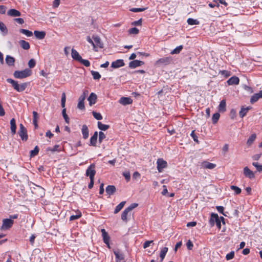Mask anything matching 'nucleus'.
I'll list each match as a JSON object with an SVG mask.
<instances>
[{"mask_svg": "<svg viewBox=\"0 0 262 262\" xmlns=\"http://www.w3.org/2000/svg\"><path fill=\"white\" fill-rule=\"evenodd\" d=\"M92 114H93L94 117L96 119L98 120H100L102 119V116L100 113H97L96 112L93 111Z\"/></svg>", "mask_w": 262, "mask_h": 262, "instance_id": "09e8293b", "label": "nucleus"}, {"mask_svg": "<svg viewBox=\"0 0 262 262\" xmlns=\"http://www.w3.org/2000/svg\"><path fill=\"white\" fill-rule=\"evenodd\" d=\"M79 62L86 67H89L90 66V62L88 60L83 59L82 58L81 59L79 60Z\"/></svg>", "mask_w": 262, "mask_h": 262, "instance_id": "8fccbe9b", "label": "nucleus"}, {"mask_svg": "<svg viewBox=\"0 0 262 262\" xmlns=\"http://www.w3.org/2000/svg\"><path fill=\"white\" fill-rule=\"evenodd\" d=\"M243 174L249 179H252L255 178L254 173L247 166H246L243 169Z\"/></svg>", "mask_w": 262, "mask_h": 262, "instance_id": "f8f14e48", "label": "nucleus"}, {"mask_svg": "<svg viewBox=\"0 0 262 262\" xmlns=\"http://www.w3.org/2000/svg\"><path fill=\"white\" fill-rule=\"evenodd\" d=\"M7 81L8 83H11L12 85L13 88L19 92L24 91L27 86V84L26 83H23L20 84H18L17 81L11 78L7 79Z\"/></svg>", "mask_w": 262, "mask_h": 262, "instance_id": "7ed1b4c3", "label": "nucleus"}, {"mask_svg": "<svg viewBox=\"0 0 262 262\" xmlns=\"http://www.w3.org/2000/svg\"><path fill=\"white\" fill-rule=\"evenodd\" d=\"M231 190L234 191L236 194H238L241 192V189L236 186L232 185L230 186Z\"/></svg>", "mask_w": 262, "mask_h": 262, "instance_id": "c03bdc74", "label": "nucleus"}, {"mask_svg": "<svg viewBox=\"0 0 262 262\" xmlns=\"http://www.w3.org/2000/svg\"><path fill=\"white\" fill-rule=\"evenodd\" d=\"M62 114L63 116V117L66 121V122L68 124L69 123V118L68 117V116L66 114V108H63L62 111Z\"/></svg>", "mask_w": 262, "mask_h": 262, "instance_id": "a18cd8bd", "label": "nucleus"}, {"mask_svg": "<svg viewBox=\"0 0 262 262\" xmlns=\"http://www.w3.org/2000/svg\"><path fill=\"white\" fill-rule=\"evenodd\" d=\"M91 74L95 80H98L101 78V75L98 72L92 71Z\"/></svg>", "mask_w": 262, "mask_h": 262, "instance_id": "a19ab883", "label": "nucleus"}, {"mask_svg": "<svg viewBox=\"0 0 262 262\" xmlns=\"http://www.w3.org/2000/svg\"><path fill=\"white\" fill-rule=\"evenodd\" d=\"M234 256V252L231 251L229 253H228L226 256L227 260H229L232 259Z\"/></svg>", "mask_w": 262, "mask_h": 262, "instance_id": "5fc2aeb1", "label": "nucleus"}, {"mask_svg": "<svg viewBox=\"0 0 262 262\" xmlns=\"http://www.w3.org/2000/svg\"><path fill=\"white\" fill-rule=\"evenodd\" d=\"M125 203H126L125 201H123V202H121V203H120L116 207V208L115 209V210H114V213L116 214V213H118L122 209V208L124 207Z\"/></svg>", "mask_w": 262, "mask_h": 262, "instance_id": "72a5a7b5", "label": "nucleus"}, {"mask_svg": "<svg viewBox=\"0 0 262 262\" xmlns=\"http://www.w3.org/2000/svg\"><path fill=\"white\" fill-rule=\"evenodd\" d=\"M19 32L26 35L28 37H30L33 35V33L31 31L24 29H20L19 30Z\"/></svg>", "mask_w": 262, "mask_h": 262, "instance_id": "e433bc0d", "label": "nucleus"}, {"mask_svg": "<svg viewBox=\"0 0 262 262\" xmlns=\"http://www.w3.org/2000/svg\"><path fill=\"white\" fill-rule=\"evenodd\" d=\"M82 137L84 139L88 138L89 136V131L88 126L86 125H83L81 128Z\"/></svg>", "mask_w": 262, "mask_h": 262, "instance_id": "4be33fe9", "label": "nucleus"}, {"mask_svg": "<svg viewBox=\"0 0 262 262\" xmlns=\"http://www.w3.org/2000/svg\"><path fill=\"white\" fill-rule=\"evenodd\" d=\"M123 176L124 177L126 181H129L130 178V173L128 171H125L123 172Z\"/></svg>", "mask_w": 262, "mask_h": 262, "instance_id": "6e6d98bb", "label": "nucleus"}, {"mask_svg": "<svg viewBox=\"0 0 262 262\" xmlns=\"http://www.w3.org/2000/svg\"><path fill=\"white\" fill-rule=\"evenodd\" d=\"M139 30L135 27L132 28L128 30L130 34H137L139 33Z\"/></svg>", "mask_w": 262, "mask_h": 262, "instance_id": "3c124183", "label": "nucleus"}, {"mask_svg": "<svg viewBox=\"0 0 262 262\" xmlns=\"http://www.w3.org/2000/svg\"><path fill=\"white\" fill-rule=\"evenodd\" d=\"M226 101L225 100H222L219 106V111L220 112H224L226 111Z\"/></svg>", "mask_w": 262, "mask_h": 262, "instance_id": "473e14b6", "label": "nucleus"}, {"mask_svg": "<svg viewBox=\"0 0 262 262\" xmlns=\"http://www.w3.org/2000/svg\"><path fill=\"white\" fill-rule=\"evenodd\" d=\"M229 150V145L227 144H225L222 148V152L225 155Z\"/></svg>", "mask_w": 262, "mask_h": 262, "instance_id": "bf43d9fd", "label": "nucleus"}, {"mask_svg": "<svg viewBox=\"0 0 262 262\" xmlns=\"http://www.w3.org/2000/svg\"><path fill=\"white\" fill-rule=\"evenodd\" d=\"M138 204L137 203H133L122 212L121 214V219L122 221L127 222L128 220L127 217H130L132 215V211L133 209L138 206Z\"/></svg>", "mask_w": 262, "mask_h": 262, "instance_id": "f03ea898", "label": "nucleus"}, {"mask_svg": "<svg viewBox=\"0 0 262 262\" xmlns=\"http://www.w3.org/2000/svg\"><path fill=\"white\" fill-rule=\"evenodd\" d=\"M116 190V187L114 185H108L106 188V192L110 195L113 194Z\"/></svg>", "mask_w": 262, "mask_h": 262, "instance_id": "cd10ccee", "label": "nucleus"}, {"mask_svg": "<svg viewBox=\"0 0 262 262\" xmlns=\"http://www.w3.org/2000/svg\"><path fill=\"white\" fill-rule=\"evenodd\" d=\"M146 9V8H131L129 10L133 12H142L144 11Z\"/></svg>", "mask_w": 262, "mask_h": 262, "instance_id": "864d4df0", "label": "nucleus"}, {"mask_svg": "<svg viewBox=\"0 0 262 262\" xmlns=\"http://www.w3.org/2000/svg\"><path fill=\"white\" fill-rule=\"evenodd\" d=\"M190 136H191V137L192 138V139L195 142L199 143V141L198 139V136L195 134L194 130L192 131V132L190 134Z\"/></svg>", "mask_w": 262, "mask_h": 262, "instance_id": "13d9d810", "label": "nucleus"}, {"mask_svg": "<svg viewBox=\"0 0 262 262\" xmlns=\"http://www.w3.org/2000/svg\"><path fill=\"white\" fill-rule=\"evenodd\" d=\"M98 138V133L95 132L90 139V146H96Z\"/></svg>", "mask_w": 262, "mask_h": 262, "instance_id": "b1692460", "label": "nucleus"}, {"mask_svg": "<svg viewBox=\"0 0 262 262\" xmlns=\"http://www.w3.org/2000/svg\"><path fill=\"white\" fill-rule=\"evenodd\" d=\"M95 174V165L94 164H92L86 170L85 176L89 177L90 179H94Z\"/></svg>", "mask_w": 262, "mask_h": 262, "instance_id": "423d86ee", "label": "nucleus"}, {"mask_svg": "<svg viewBox=\"0 0 262 262\" xmlns=\"http://www.w3.org/2000/svg\"><path fill=\"white\" fill-rule=\"evenodd\" d=\"M34 34L36 38L38 39H42L45 37L46 33L45 31H35L34 32Z\"/></svg>", "mask_w": 262, "mask_h": 262, "instance_id": "bb28decb", "label": "nucleus"}, {"mask_svg": "<svg viewBox=\"0 0 262 262\" xmlns=\"http://www.w3.org/2000/svg\"><path fill=\"white\" fill-rule=\"evenodd\" d=\"M187 23L189 25H199L200 22L197 19L189 18L187 20Z\"/></svg>", "mask_w": 262, "mask_h": 262, "instance_id": "58836bf2", "label": "nucleus"}, {"mask_svg": "<svg viewBox=\"0 0 262 262\" xmlns=\"http://www.w3.org/2000/svg\"><path fill=\"white\" fill-rule=\"evenodd\" d=\"M89 94V91L88 90L84 91L83 93L80 95L78 99V103L77 104V107L81 110H84L85 106L84 104V100L85 99L86 97L88 96Z\"/></svg>", "mask_w": 262, "mask_h": 262, "instance_id": "39448f33", "label": "nucleus"}, {"mask_svg": "<svg viewBox=\"0 0 262 262\" xmlns=\"http://www.w3.org/2000/svg\"><path fill=\"white\" fill-rule=\"evenodd\" d=\"M14 20L19 24H23L24 23V20L21 18H14Z\"/></svg>", "mask_w": 262, "mask_h": 262, "instance_id": "338daca9", "label": "nucleus"}, {"mask_svg": "<svg viewBox=\"0 0 262 262\" xmlns=\"http://www.w3.org/2000/svg\"><path fill=\"white\" fill-rule=\"evenodd\" d=\"M239 82V78L237 77L234 76L231 77L228 80L227 83L229 85H237L238 84Z\"/></svg>", "mask_w": 262, "mask_h": 262, "instance_id": "dca6fc26", "label": "nucleus"}, {"mask_svg": "<svg viewBox=\"0 0 262 262\" xmlns=\"http://www.w3.org/2000/svg\"><path fill=\"white\" fill-rule=\"evenodd\" d=\"M19 44L20 47L24 50H28L30 49V46L29 42L24 40H19Z\"/></svg>", "mask_w": 262, "mask_h": 262, "instance_id": "c85d7f7f", "label": "nucleus"}, {"mask_svg": "<svg viewBox=\"0 0 262 262\" xmlns=\"http://www.w3.org/2000/svg\"><path fill=\"white\" fill-rule=\"evenodd\" d=\"M124 66V62L123 59H117L111 64V67L114 69L119 68Z\"/></svg>", "mask_w": 262, "mask_h": 262, "instance_id": "2eb2a0df", "label": "nucleus"}, {"mask_svg": "<svg viewBox=\"0 0 262 262\" xmlns=\"http://www.w3.org/2000/svg\"><path fill=\"white\" fill-rule=\"evenodd\" d=\"M0 30L1 31L4 33V35H6L8 33V30L5 25L2 23L0 22Z\"/></svg>", "mask_w": 262, "mask_h": 262, "instance_id": "4c0bfd02", "label": "nucleus"}, {"mask_svg": "<svg viewBox=\"0 0 262 262\" xmlns=\"http://www.w3.org/2000/svg\"><path fill=\"white\" fill-rule=\"evenodd\" d=\"M92 38L94 41V51H96V52L98 51L97 48H103V44L99 36L93 35L92 36Z\"/></svg>", "mask_w": 262, "mask_h": 262, "instance_id": "6e6552de", "label": "nucleus"}, {"mask_svg": "<svg viewBox=\"0 0 262 262\" xmlns=\"http://www.w3.org/2000/svg\"><path fill=\"white\" fill-rule=\"evenodd\" d=\"M98 127L101 130H106L109 128V125L102 124L101 122H98Z\"/></svg>", "mask_w": 262, "mask_h": 262, "instance_id": "f704fd0d", "label": "nucleus"}, {"mask_svg": "<svg viewBox=\"0 0 262 262\" xmlns=\"http://www.w3.org/2000/svg\"><path fill=\"white\" fill-rule=\"evenodd\" d=\"M101 232L102 233V236L103 238V241L104 243L107 245V247L108 248H110V236H108L107 232L105 231L104 229H102L101 230Z\"/></svg>", "mask_w": 262, "mask_h": 262, "instance_id": "ddd939ff", "label": "nucleus"}, {"mask_svg": "<svg viewBox=\"0 0 262 262\" xmlns=\"http://www.w3.org/2000/svg\"><path fill=\"white\" fill-rule=\"evenodd\" d=\"M119 102L122 105H126L127 104H130L132 103L133 100L130 98L123 97L120 99Z\"/></svg>", "mask_w": 262, "mask_h": 262, "instance_id": "412c9836", "label": "nucleus"}, {"mask_svg": "<svg viewBox=\"0 0 262 262\" xmlns=\"http://www.w3.org/2000/svg\"><path fill=\"white\" fill-rule=\"evenodd\" d=\"M18 134L23 141H27L28 139V135L26 128L22 124H19V129Z\"/></svg>", "mask_w": 262, "mask_h": 262, "instance_id": "0eeeda50", "label": "nucleus"}, {"mask_svg": "<svg viewBox=\"0 0 262 262\" xmlns=\"http://www.w3.org/2000/svg\"><path fill=\"white\" fill-rule=\"evenodd\" d=\"M114 253L116 256V262H124L123 261L124 259V255L122 253L119 251H114Z\"/></svg>", "mask_w": 262, "mask_h": 262, "instance_id": "4468645a", "label": "nucleus"}, {"mask_svg": "<svg viewBox=\"0 0 262 262\" xmlns=\"http://www.w3.org/2000/svg\"><path fill=\"white\" fill-rule=\"evenodd\" d=\"M216 209L218 211V212H219L220 213H221L223 214V215H225V214L223 212L224 208V207L223 206H216Z\"/></svg>", "mask_w": 262, "mask_h": 262, "instance_id": "0e129e2a", "label": "nucleus"}, {"mask_svg": "<svg viewBox=\"0 0 262 262\" xmlns=\"http://www.w3.org/2000/svg\"><path fill=\"white\" fill-rule=\"evenodd\" d=\"M5 60L6 62L8 65L10 66L14 65L15 59L13 57L10 55H7Z\"/></svg>", "mask_w": 262, "mask_h": 262, "instance_id": "c756f323", "label": "nucleus"}, {"mask_svg": "<svg viewBox=\"0 0 262 262\" xmlns=\"http://www.w3.org/2000/svg\"><path fill=\"white\" fill-rule=\"evenodd\" d=\"M183 49V46L182 45L178 46L174 50L171 51V54H179Z\"/></svg>", "mask_w": 262, "mask_h": 262, "instance_id": "ea45409f", "label": "nucleus"}, {"mask_svg": "<svg viewBox=\"0 0 262 262\" xmlns=\"http://www.w3.org/2000/svg\"><path fill=\"white\" fill-rule=\"evenodd\" d=\"M172 60V57L170 56L165 57L158 59L156 61V64L158 66L167 65L171 62Z\"/></svg>", "mask_w": 262, "mask_h": 262, "instance_id": "1a4fd4ad", "label": "nucleus"}, {"mask_svg": "<svg viewBox=\"0 0 262 262\" xmlns=\"http://www.w3.org/2000/svg\"><path fill=\"white\" fill-rule=\"evenodd\" d=\"M157 168L159 172H161L163 169L166 168L167 166L166 161L161 158H159L157 160Z\"/></svg>", "mask_w": 262, "mask_h": 262, "instance_id": "9d476101", "label": "nucleus"}, {"mask_svg": "<svg viewBox=\"0 0 262 262\" xmlns=\"http://www.w3.org/2000/svg\"><path fill=\"white\" fill-rule=\"evenodd\" d=\"M167 251H168V248H167V247L163 248L161 249V250L160 251V257L161 258V260L160 261V262L163 261V260L164 259Z\"/></svg>", "mask_w": 262, "mask_h": 262, "instance_id": "2f4dec72", "label": "nucleus"}, {"mask_svg": "<svg viewBox=\"0 0 262 262\" xmlns=\"http://www.w3.org/2000/svg\"><path fill=\"white\" fill-rule=\"evenodd\" d=\"M71 51L72 57L74 60L79 61L80 59H81V56L76 50L72 49Z\"/></svg>", "mask_w": 262, "mask_h": 262, "instance_id": "393cba45", "label": "nucleus"}, {"mask_svg": "<svg viewBox=\"0 0 262 262\" xmlns=\"http://www.w3.org/2000/svg\"><path fill=\"white\" fill-rule=\"evenodd\" d=\"M256 135L255 134H253L249 137L247 141V145L249 147L253 144L256 139Z\"/></svg>", "mask_w": 262, "mask_h": 262, "instance_id": "7c9ffc66", "label": "nucleus"}, {"mask_svg": "<svg viewBox=\"0 0 262 262\" xmlns=\"http://www.w3.org/2000/svg\"><path fill=\"white\" fill-rule=\"evenodd\" d=\"M201 166L204 168L212 169L216 166V165L207 161H203L201 163Z\"/></svg>", "mask_w": 262, "mask_h": 262, "instance_id": "aec40b11", "label": "nucleus"}, {"mask_svg": "<svg viewBox=\"0 0 262 262\" xmlns=\"http://www.w3.org/2000/svg\"><path fill=\"white\" fill-rule=\"evenodd\" d=\"M253 166H254L259 172H262V165H260L257 162H253Z\"/></svg>", "mask_w": 262, "mask_h": 262, "instance_id": "de8ad7c7", "label": "nucleus"}, {"mask_svg": "<svg viewBox=\"0 0 262 262\" xmlns=\"http://www.w3.org/2000/svg\"><path fill=\"white\" fill-rule=\"evenodd\" d=\"M186 246H187V248L189 250H191L193 246L192 243L190 240H189L187 242V243L186 244Z\"/></svg>", "mask_w": 262, "mask_h": 262, "instance_id": "69168bd1", "label": "nucleus"}, {"mask_svg": "<svg viewBox=\"0 0 262 262\" xmlns=\"http://www.w3.org/2000/svg\"><path fill=\"white\" fill-rule=\"evenodd\" d=\"M144 62L140 60H135L130 61L129 63V67L134 69L142 65Z\"/></svg>", "mask_w": 262, "mask_h": 262, "instance_id": "6ab92c4d", "label": "nucleus"}, {"mask_svg": "<svg viewBox=\"0 0 262 262\" xmlns=\"http://www.w3.org/2000/svg\"><path fill=\"white\" fill-rule=\"evenodd\" d=\"M81 216V213L80 212H77L76 215H72L70 217V221H74L78 219Z\"/></svg>", "mask_w": 262, "mask_h": 262, "instance_id": "37998d69", "label": "nucleus"}, {"mask_svg": "<svg viewBox=\"0 0 262 262\" xmlns=\"http://www.w3.org/2000/svg\"><path fill=\"white\" fill-rule=\"evenodd\" d=\"M39 152V148L36 146L35 147L34 149L33 150H32L30 152V157H34L35 156L37 155Z\"/></svg>", "mask_w": 262, "mask_h": 262, "instance_id": "79ce46f5", "label": "nucleus"}, {"mask_svg": "<svg viewBox=\"0 0 262 262\" xmlns=\"http://www.w3.org/2000/svg\"><path fill=\"white\" fill-rule=\"evenodd\" d=\"M60 4V0H54L53 3V7L54 8H57Z\"/></svg>", "mask_w": 262, "mask_h": 262, "instance_id": "774afa93", "label": "nucleus"}, {"mask_svg": "<svg viewBox=\"0 0 262 262\" xmlns=\"http://www.w3.org/2000/svg\"><path fill=\"white\" fill-rule=\"evenodd\" d=\"M224 218L223 216L219 217L216 213H211L210 219L209 220V224L211 226H213L214 224L219 229L221 228V221H223Z\"/></svg>", "mask_w": 262, "mask_h": 262, "instance_id": "f257e3e1", "label": "nucleus"}, {"mask_svg": "<svg viewBox=\"0 0 262 262\" xmlns=\"http://www.w3.org/2000/svg\"><path fill=\"white\" fill-rule=\"evenodd\" d=\"M106 138V136L104 133L102 132H100L99 133V141L100 143H101L104 139Z\"/></svg>", "mask_w": 262, "mask_h": 262, "instance_id": "603ef678", "label": "nucleus"}, {"mask_svg": "<svg viewBox=\"0 0 262 262\" xmlns=\"http://www.w3.org/2000/svg\"><path fill=\"white\" fill-rule=\"evenodd\" d=\"M7 8L5 6L0 5V13L4 14L6 12Z\"/></svg>", "mask_w": 262, "mask_h": 262, "instance_id": "052dcab7", "label": "nucleus"}, {"mask_svg": "<svg viewBox=\"0 0 262 262\" xmlns=\"http://www.w3.org/2000/svg\"><path fill=\"white\" fill-rule=\"evenodd\" d=\"M13 223L14 221L11 219H4L2 228L4 229H8L12 227Z\"/></svg>", "mask_w": 262, "mask_h": 262, "instance_id": "9b49d317", "label": "nucleus"}, {"mask_svg": "<svg viewBox=\"0 0 262 262\" xmlns=\"http://www.w3.org/2000/svg\"><path fill=\"white\" fill-rule=\"evenodd\" d=\"M250 109L249 107L242 108L240 111L239 114L241 118H243L247 113L248 111Z\"/></svg>", "mask_w": 262, "mask_h": 262, "instance_id": "c9c22d12", "label": "nucleus"}, {"mask_svg": "<svg viewBox=\"0 0 262 262\" xmlns=\"http://www.w3.org/2000/svg\"><path fill=\"white\" fill-rule=\"evenodd\" d=\"M10 129L12 135H14L16 133V122L14 118H12L10 120Z\"/></svg>", "mask_w": 262, "mask_h": 262, "instance_id": "a878e982", "label": "nucleus"}, {"mask_svg": "<svg viewBox=\"0 0 262 262\" xmlns=\"http://www.w3.org/2000/svg\"><path fill=\"white\" fill-rule=\"evenodd\" d=\"M259 98H262V90L258 93L254 94L250 99V102L253 103L256 102Z\"/></svg>", "mask_w": 262, "mask_h": 262, "instance_id": "f3484780", "label": "nucleus"}, {"mask_svg": "<svg viewBox=\"0 0 262 262\" xmlns=\"http://www.w3.org/2000/svg\"><path fill=\"white\" fill-rule=\"evenodd\" d=\"M7 14L12 17H17L20 16L21 13L19 11L16 9H11L7 12Z\"/></svg>", "mask_w": 262, "mask_h": 262, "instance_id": "5701e85b", "label": "nucleus"}, {"mask_svg": "<svg viewBox=\"0 0 262 262\" xmlns=\"http://www.w3.org/2000/svg\"><path fill=\"white\" fill-rule=\"evenodd\" d=\"M86 40L93 46V50H94V41L93 38H91L90 36H88L86 37Z\"/></svg>", "mask_w": 262, "mask_h": 262, "instance_id": "e2e57ef3", "label": "nucleus"}, {"mask_svg": "<svg viewBox=\"0 0 262 262\" xmlns=\"http://www.w3.org/2000/svg\"><path fill=\"white\" fill-rule=\"evenodd\" d=\"M153 242V241H147L143 244V248L144 249L149 247L150 244Z\"/></svg>", "mask_w": 262, "mask_h": 262, "instance_id": "680f3d73", "label": "nucleus"}, {"mask_svg": "<svg viewBox=\"0 0 262 262\" xmlns=\"http://www.w3.org/2000/svg\"><path fill=\"white\" fill-rule=\"evenodd\" d=\"M220 116V114L217 113H215L213 115L212 117V120L213 123H215L218 121V120L219 119Z\"/></svg>", "mask_w": 262, "mask_h": 262, "instance_id": "49530a36", "label": "nucleus"}, {"mask_svg": "<svg viewBox=\"0 0 262 262\" xmlns=\"http://www.w3.org/2000/svg\"><path fill=\"white\" fill-rule=\"evenodd\" d=\"M31 74V71L28 69H26L23 71H15L14 73V76L16 78L22 79L29 76Z\"/></svg>", "mask_w": 262, "mask_h": 262, "instance_id": "20e7f679", "label": "nucleus"}, {"mask_svg": "<svg viewBox=\"0 0 262 262\" xmlns=\"http://www.w3.org/2000/svg\"><path fill=\"white\" fill-rule=\"evenodd\" d=\"M97 98V95L95 93H91L90 95L88 98V100L89 102V105L90 106H92V105L95 104V103L96 102Z\"/></svg>", "mask_w": 262, "mask_h": 262, "instance_id": "a211bd4d", "label": "nucleus"}, {"mask_svg": "<svg viewBox=\"0 0 262 262\" xmlns=\"http://www.w3.org/2000/svg\"><path fill=\"white\" fill-rule=\"evenodd\" d=\"M36 64L35 61L33 59H30L28 62V66L30 68H33L35 67Z\"/></svg>", "mask_w": 262, "mask_h": 262, "instance_id": "4d7b16f0", "label": "nucleus"}]
</instances>
